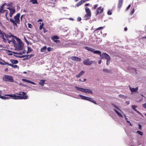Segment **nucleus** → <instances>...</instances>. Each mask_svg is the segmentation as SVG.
<instances>
[{"label": "nucleus", "mask_w": 146, "mask_h": 146, "mask_svg": "<svg viewBox=\"0 0 146 146\" xmlns=\"http://www.w3.org/2000/svg\"><path fill=\"white\" fill-rule=\"evenodd\" d=\"M26 93L23 92H20L13 94H7L5 96L12 98L14 100L26 99L28 98L27 95H25Z\"/></svg>", "instance_id": "f257e3e1"}, {"label": "nucleus", "mask_w": 146, "mask_h": 146, "mask_svg": "<svg viewBox=\"0 0 146 146\" xmlns=\"http://www.w3.org/2000/svg\"><path fill=\"white\" fill-rule=\"evenodd\" d=\"M9 37H14L16 39L17 41V43L15 44V47L16 48V49L18 50H22L23 49V47L24 45L23 44L21 41L20 39L17 38V36H13L12 35L10 34Z\"/></svg>", "instance_id": "f03ea898"}, {"label": "nucleus", "mask_w": 146, "mask_h": 146, "mask_svg": "<svg viewBox=\"0 0 146 146\" xmlns=\"http://www.w3.org/2000/svg\"><path fill=\"white\" fill-rule=\"evenodd\" d=\"M20 14L18 13L14 17V19L11 18L9 19V21L13 24V26L15 27L17 26V24H19L20 23Z\"/></svg>", "instance_id": "7ed1b4c3"}, {"label": "nucleus", "mask_w": 146, "mask_h": 146, "mask_svg": "<svg viewBox=\"0 0 146 146\" xmlns=\"http://www.w3.org/2000/svg\"><path fill=\"white\" fill-rule=\"evenodd\" d=\"M98 54L100 56L101 59H107L106 64L107 65H108L110 64L111 58L108 54L106 53H103L102 54L101 52L100 54Z\"/></svg>", "instance_id": "20e7f679"}, {"label": "nucleus", "mask_w": 146, "mask_h": 146, "mask_svg": "<svg viewBox=\"0 0 146 146\" xmlns=\"http://www.w3.org/2000/svg\"><path fill=\"white\" fill-rule=\"evenodd\" d=\"M115 108L114 109V111L117 115L120 117H125V120L127 121L128 119L126 117V115L123 113L122 111L120 110L118 107L115 106Z\"/></svg>", "instance_id": "39448f33"}, {"label": "nucleus", "mask_w": 146, "mask_h": 146, "mask_svg": "<svg viewBox=\"0 0 146 146\" xmlns=\"http://www.w3.org/2000/svg\"><path fill=\"white\" fill-rule=\"evenodd\" d=\"M78 96L79 97H80L81 99L87 100L95 104H96V102L95 101V100L91 98L87 97L81 95H78Z\"/></svg>", "instance_id": "423d86ee"}, {"label": "nucleus", "mask_w": 146, "mask_h": 146, "mask_svg": "<svg viewBox=\"0 0 146 146\" xmlns=\"http://www.w3.org/2000/svg\"><path fill=\"white\" fill-rule=\"evenodd\" d=\"M3 80L4 81L9 82H14V80L13 79V77L10 76L5 75L3 76Z\"/></svg>", "instance_id": "0eeeda50"}, {"label": "nucleus", "mask_w": 146, "mask_h": 146, "mask_svg": "<svg viewBox=\"0 0 146 146\" xmlns=\"http://www.w3.org/2000/svg\"><path fill=\"white\" fill-rule=\"evenodd\" d=\"M85 48L88 50L92 52H93L94 54H100V51L98 50H96L94 48L88 47H85Z\"/></svg>", "instance_id": "6e6552de"}, {"label": "nucleus", "mask_w": 146, "mask_h": 146, "mask_svg": "<svg viewBox=\"0 0 146 146\" xmlns=\"http://www.w3.org/2000/svg\"><path fill=\"white\" fill-rule=\"evenodd\" d=\"M94 62V61H90L89 59L84 60L83 62V64L86 65H90Z\"/></svg>", "instance_id": "1a4fd4ad"}, {"label": "nucleus", "mask_w": 146, "mask_h": 146, "mask_svg": "<svg viewBox=\"0 0 146 146\" xmlns=\"http://www.w3.org/2000/svg\"><path fill=\"white\" fill-rule=\"evenodd\" d=\"M7 9L9 10L10 11L9 15L10 17H11L16 12L15 9L13 7H8Z\"/></svg>", "instance_id": "9d476101"}, {"label": "nucleus", "mask_w": 146, "mask_h": 146, "mask_svg": "<svg viewBox=\"0 0 146 146\" xmlns=\"http://www.w3.org/2000/svg\"><path fill=\"white\" fill-rule=\"evenodd\" d=\"M4 7L3 6H1L0 8V13H3V12L5 13V16L6 17L8 21L9 20V19L7 17V11L6 10H4Z\"/></svg>", "instance_id": "9b49d317"}, {"label": "nucleus", "mask_w": 146, "mask_h": 146, "mask_svg": "<svg viewBox=\"0 0 146 146\" xmlns=\"http://www.w3.org/2000/svg\"><path fill=\"white\" fill-rule=\"evenodd\" d=\"M104 11V8L101 6L98 8L96 11V15L101 13Z\"/></svg>", "instance_id": "f8f14e48"}, {"label": "nucleus", "mask_w": 146, "mask_h": 146, "mask_svg": "<svg viewBox=\"0 0 146 146\" xmlns=\"http://www.w3.org/2000/svg\"><path fill=\"white\" fill-rule=\"evenodd\" d=\"M83 92L88 93L89 94H93V92L92 90L88 89L83 88Z\"/></svg>", "instance_id": "ddd939ff"}, {"label": "nucleus", "mask_w": 146, "mask_h": 146, "mask_svg": "<svg viewBox=\"0 0 146 146\" xmlns=\"http://www.w3.org/2000/svg\"><path fill=\"white\" fill-rule=\"evenodd\" d=\"M71 59L73 60H75L76 61H81V58L76 56H72L71 57Z\"/></svg>", "instance_id": "4468645a"}, {"label": "nucleus", "mask_w": 146, "mask_h": 146, "mask_svg": "<svg viewBox=\"0 0 146 146\" xmlns=\"http://www.w3.org/2000/svg\"><path fill=\"white\" fill-rule=\"evenodd\" d=\"M84 2H85L84 0H81L76 5V6L77 7H78L79 6L81 5L82 4H83Z\"/></svg>", "instance_id": "2eb2a0df"}, {"label": "nucleus", "mask_w": 146, "mask_h": 146, "mask_svg": "<svg viewBox=\"0 0 146 146\" xmlns=\"http://www.w3.org/2000/svg\"><path fill=\"white\" fill-rule=\"evenodd\" d=\"M22 80L24 82H27L28 83H30L31 84H32L34 85H35L36 84L34 83V82H32L30 80H29L27 79H22Z\"/></svg>", "instance_id": "dca6fc26"}, {"label": "nucleus", "mask_w": 146, "mask_h": 146, "mask_svg": "<svg viewBox=\"0 0 146 146\" xmlns=\"http://www.w3.org/2000/svg\"><path fill=\"white\" fill-rule=\"evenodd\" d=\"M91 16V14L86 13L84 17V19L85 20H88L89 19Z\"/></svg>", "instance_id": "f3484780"}, {"label": "nucleus", "mask_w": 146, "mask_h": 146, "mask_svg": "<svg viewBox=\"0 0 146 146\" xmlns=\"http://www.w3.org/2000/svg\"><path fill=\"white\" fill-rule=\"evenodd\" d=\"M129 88L132 93L134 92H136L138 90L137 88H131V87H130Z\"/></svg>", "instance_id": "a211bd4d"}, {"label": "nucleus", "mask_w": 146, "mask_h": 146, "mask_svg": "<svg viewBox=\"0 0 146 146\" xmlns=\"http://www.w3.org/2000/svg\"><path fill=\"white\" fill-rule=\"evenodd\" d=\"M85 11L86 13L91 14V12L90 9L88 7L85 8Z\"/></svg>", "instance_id": "6ab92c4d"}, {"label": "nucleus", "mask_w": 146, "mask_h": 146, "mask_svg": "<svg viewBox=\"0 0 146 146\" xmlns=\"http://www.w3.org/2000/svg\"><path fill=\"white\" fill-rule=\"evenodd\" d=\"M46 49V46H45L40 49V51L41 52H45Z\"/></svg>", "instance_id": "aec40b11"}, {"label": "nucleus", "mask_w": 146, "mask_h": 146, "mask_svg": "<svg viewBox=\"0 0 146 146\" xmlns=\"http://www.w3.org/2000/svg\"><path fill=\"white\" fill-rule=\"evenodd\" d=\"M84 73V71L82 70L80 73H79L76 76V77H80Z\"/></svg>", "instance_id": "412c9836"}, {"label": "nucleus", "mask_w": 146, "mask_h": 146, "mask_svg": "<svg viewBox=\"0 0 146 146\" xmlns=\"http://www.w3.org/2000/svg\"><path fill=\"white\" fill-rule=\"evenodd\" d=\"M102 71L103 72L106 73H110L111 72V71L110 70L106 68L103 69Z\"/></svg>", "instance_id": "4be33fe9"}, {"label": "nucleus", "mask_w": 146, "mask_h": 146, "mask_svg": "<svg viewBox=\"0 0 146 146\" xmlns=\"http://www.w3.org/2000/svg\"><path fill=\"white\" fill-rule=\"evenodd\" d=\"M33 55H34L33 54H30V55H27V58H25V60H28L32 57Z\"/></svg>", "instance_id": "5701e85b"}, {"label": "nucleus", "mask_w": 146, "mask_h": 146, "mask_svg": "<svg viewBox=\"0 0 146 146\" xmlns=\"http://www.w3.org/2000/svg\"><path fill=\"white\" fill-rule=\"evenodd\" d=\"M45 81V80H41L40 81V82H39V84L41 85L42 86H43L44 85V83Z\"/></svg>", "instance_id": "b1692460"}, {"label": "nucleus", "mask_w": 146, "mask_h": 146, "mask_svg": "<svg viewBox=\"0 0 146 146\" xmlns=\"http://www.w3.org/2000/svg\"><path fill=\"white\" fill-rule=\"evenodd\" d=\"M10 61L12 62V64H16L18 63V61L16 60H11Z\"/></svg>", "instance_id": "393cba45"}, {"label": "nucleus", "mask_w": 146, "mask_h": 146, "mask_svg": "<svg viewBox=\"0 0 146 146\" xmlns=\"http://www.w3.org/2000/svg\"><path fill=\"white\" fill-rule=\"evenodd\" d=\"M51 38L52 40H54L55 39H57L59 38V37L56 36H53L51 37Z\"/></svg>", "instance_id": "a878e982"}, {"label": "nucleus", "mask_w": 146, "mask_h": 146, "mask_svg": "<svg viewBox=\"0 0 146 146\" xmlns=\"http://www.w3.org/2000/svg\"><path fill=\"white\" fill-rule=\"evenodd\" d=\"M0 98L4 100L8 99L10 98L9 97L1 96V95H0Z\"/></svg>", "instance_id": "bb28decb"}, {"label": "nucleus", "mask_w": 146, "mask_h": 146, "mask_svg": "<svg viewBox=\"0 0 146 146\" xmlns=\"http://www.w3.org/2000/svg\"><path fill=\"white\" fill-rule=\"evenodd\" d=\"M30 2L32 3L33 4H38L37 0H30Z\"/></svg>", "instance_id": "cd10ccee"}, {"label": "nucleus", "mask_w": 146, "mask_h": 146, "mask_svg": "<svg viewBox=\"0 0 146 146\" xmlns=\"http://www.w3.org/2000/svg\"><path fill=\"white\" fill-rule=\"evenodd\" d=\"M75 88L77 89V90H80L83 92V88H81L78 87L76 86L75 87Z\"/></svg>", "instance_id": "c85d7f7f"}, {"label": "nucleus", "mask_w": 146, "mask_h": 146, "mask_svg": "<svg viewBox=\"0 0 146 146\" xmlns=\"http://www.w3.org/2000/svg\"><path fill=\"white\" fill-rule=\"evenodd\" d=\"M123 0H119L118 3V7H121L123 3Z\"/></svg>", "instance_id": "c756f323"}, {"label": "nucleus", "mask_w": 146, "mask_h": 146, "mask_svg": "<svg viewBox=\"0 0 146 146\" xmlns=\"http://www.w3.org/2000/svg\"><path fill=\"white\" fill-rule=\"evenodd\" d=\"M0 64L2 65H5L7 64H8L4 61H3V62H0Z\"/></svg>", "instance_id": "7c9ffc66"}, {"label": "nucleus", "mask_w": 146, "mask_h": 146, "mask_svg": "<svg viewBox=\"0 0 146 146\" xmlns=\"http://www.w3.org/2000/svg\"><path fill=\"white\" fill-rule=\"evenodd\" d=\"M137 107V106L135 105H133L132 106V109L134 110L135 111H137V110L135 109V108Z\"/></svg>", "instance_id": "2f4dec72"}, {"label": "nucleus", "mask_w": 146, "mask_h": 146, "mask_svg": "<svg viewBox=\"0 0 146 146\" xmlns=\"http://www.w3.org/2000/svg\"><path fill=\"white\" fill-rule=\"evenodd\" d=\"M104 27H99V28H98L97 29H96V30L95 31H97V30H100L101 29H103L104 28Z\"/></svg>", "instance_id": "473e14b6"}, {"label": "nucleus", "mask_w": 146, "mask_h": 146, "mask_svg": "<svg viewBox=\"0 0 146 146\" xmlns=\"http://www.w3.org/2000/svg\"><path fill=\"white\" fill-rule=\"evenodd\" d=\"M137 133L139 134V135H143V134L142 132H141V131H137Z\"/></svg>", "instance_id": "72a5a7b5"}, {"label": "nucleus", "mask_w": 146, "mask_h": 146, "mask_svg": "<svg viewBox=\"0 0 146 146\" xmlns=\"http://www.w3.org/2000/svg\"><path fill=\"white\" fill-rule=\"evenodd\" d=\"M28 51L27 52V53H28V52H31L32 50L31 48L30 47H28Z\"/></svg>", "instance_id": "f704fd0d"}, {"label": "nucleus", "mask_w": 146, "mask_h": 146, "mask_svg": "<svg viewBox=\"0 0 146 146\" xmlns=\"http://www.w3.org/2000/svg\"><path fill=\"white\" fill-rule=\"evenodd\" d=\"M43 26V23H42V24H41L40 26V27H39V29L40 30H41L42 29Z\"/></svg>", "instance_id": "c9c22d12"}, {"label": "nucleus", "mask_w": 146, "mask_h": 146, "mask_svg": "<svg viewBox=\"0 0 146 146\" xmlns=\"http://www.w3.org/2000/svg\"><path fill=\"white\" fill-rule=\"evenodd\" d=\"M13 4V3L11 2L9 3H8L7 4V6H11Z\"/></svg>", "instance_id": "e433bc0d"}, {"label": "nucleus", "mask_w": 146, "mask_h": 146, "mask_svg": "<svg viewBox=\"0 0 146 146\" xmlns=\"http://www.w3.org/2000/svg\"><path fill=\"white\" fill-rule=\"evenodd\" d=\"M28 27L29 28H31L32 27V25L30 23H28Z\"/></svg>", "instance_id": "4c0bfd02"}, {"label": "nucleus", "mask_w": 146, "mask_h": 146, "mask_svg": "<svg viewBox=\"0 0 146 146\" xmlns=\"http://www.w3.org/2000/svg\"><path fill=\"white\" fill-rule=\"evenodd\" d=\"M56 43H58L60 42V41L58 40H57V39H55L53 40Z\"/></svg>", "instance_id": "58836bf2"}, {"label": "nucleus", "mask_w": 146, "mask_h": 146, "mask_svg": "<svg viewBox=\"0 0 146 146\" xmlns=\"http://www.w3.org/2000/svg\"><path fill=\"white\" fill-rule=\"evenodd\" d=\"M112 13L111 11H108V14L109 15H111V14Z\"/></svg>", "instance_id": "ea45409f"}, {"label": "nucleus", "mask_w": 146, "mask_h": 146, "mask_svg": "<svg viewBox=\"0 0 146 146\" xmlns=\"http://www.w3.org/2000/svg\"><path fill=\"white\" fill-rule=\"evenodd\" d=\"M98 7V5L96 4L94 5V10L95 9Z\"/></svg>", "instance_id": "a19ab883"}, {"label": "nucleus", "mask_w": 146, "mask_h": 146, "mask_svg": "<svg viewBox=\"0 0 146 146\" xmlns=\"http://www.w3.org/2000/svg\"><path fill=\"white\" fill-rule=\"evenodd\" d=\"M51 48L50 47H48L47 48V50L48 52L50 51L51 50Z\"/></svg>", "instance_id": "79ce46f5"}, {"label": "nucleus", "mask_w": 146, "mask_h": 146, "mask_svg": "<svg viewBox=\"0 0 146 146\" xmlns=\"http://www.w3.org/2000/svg\"><path fill=\"white\" fill-rule=\"evenodd\" d=\"M131 7V5H129L128 7L126 9L127 10H128L130 8V7Z\"/></svg>", "instance_id": "37998d69"}, {"label": "nucleus", "mask_w": 146, "mask_h": 146, "mask_svg": "<svg viewBox=\"0 0 146 146\" xmlns=\"http://www.w3.org/2000/svg\"><path fill=\"white\" fill-rule=\"evenodd\" d=\"M143 106L146 109V103L143 104Z\"/></svg>", "instance_id": "c03bdc74"}, {"label": "nucleus", "mask_w": 146, "mask_h": 146, "mask_svg": "<svg viewBox=\"0 0 146 146\" xmlns=\"http://www.w3.org/2000/svg\"><path fill=\"white\" fill-rule=\"evenodd\" d=\"M13 68H17V67H18V66H17V65H13Z\"/></svg>", "instance_id": "a18cd8bd"}, {"label": "nucleus", "mask_w": 146, "mask_h": 146, "mask_svg": "<svg viewBox=\"0 0 146 146\" xmlns=\"http://www.w3.org/2000/svg\"><path fill=\"white\" fill-rule=\"evenodd\" d=\"M134 12H135L134 9H133L132 11H131V14L132 15L134 13Z\"/></svg>", "instance_id": "49530a36"}, {"label": "nucleus", "mask_w": 146, "mask_h": 146, "mask_svg": "<svg viewBox=\"0 0 146 146\" xmlns=\"http://www.w3.org/2000/svg\"><path fill=\"white\" fill-rule=\"evenodd\" d=\"M77 19H78V20L79 21H80L81 20V18L80 17H78L77 18Z\"/></svg>", "instance_id": "de8ad7c7"}, {"label": "nucleus", "mask_w": 146, "mask_h": 146, "mask_svg": "<svg viewBox=\"0 0 146 146\" xmlns=\"http://www.w3.org/2000/svg\"><path fill=\"white\" fill-rule=\"evenodd\" d=\"M22 57L23 58V57H26V58H27V55H23L22 56Z\"/></svg>", "instance_id": "09e8293b"}, {"label": "nucleus", "mask_w": 146, "mask_h": 146, "mask_svg": "<svg viewBox=\"0 0 146 146\" xmlns=\"http://www.w3.org/2000/svg\"><path fill=\"white\" fill-rule=\"evenodd\" d=\"M125 104H126L127 105H128V104H129V102H128V101H127V102H125Z\"/></svg>", "instance_id": "8fccbe9b"}, {"label": "nucleus", "mask_w": 146, "mask_h": 146, "mask_svg": "<svg viewBox=\"0 0 146 146\" xmlns=\"http://www.w3.org/2000/svg\"><path fill=\"white\" fill-rule=\"evenodd\" d=\"M102 62V61L101 60H99L98 61V63L99 64H100L101 62Z\"/></svg>", "instance_id": "3c124183"}, {"label": "nucleus", "mask_w": 146, "mask_h": 146, "mask_svg": "<svg viewBox=\"0 0 146 146\" xmlns=\"http://www.w3.org/2000/svg\"><path fill=\"white\" fill-rule=\"evenodd\" d=\"M24 16V15H22L21 16V18H20V19L21 20H22V18Z\"/></svg>", "instance_id": "603ef678"}, {"label": "nucleus", "mask_w": 146, "mask_h": 146, "mask_svg": "<svg viewBox=\"0 0 146 146\" xmlns=\"http://www.w3.org/2000/svg\"><path fill=\"white\" fill-rule=\"evenodd\" d=\"M8 65H9V66H13V64H7Z\"/></svg>", "instance_id": "864d4df0"}, {"label": "nucleus", "mask_w": 146, "mask_h": 146, "mask_svg": "<svg viewBox=\"0 0 146 146\" xmlns=\"http://www.w3.org/2000/svg\"><path fill=\"white\" fill-rule=\"evenodd\" d=\"M7 4L6 3H5L2 6H3L4 7V6H5V5H7Z\"/></svg>", "instance_id": "5fc2aeb1"}, {"label": "nucleus", "mask_w": 146, "mask_h": 146, "mask_svg": "<svg viewBox=\"0 0 146 146\" xmlns=\"http://www.w3.org/2000/svg\"><path fill=\"white\" fill-rule=\"evenodd\" d=\"M139 128L141 129V125L140 124H139Z\"/></svg>", "instance_id": "6e6d98bb"}, {"label": "nucleus", "mask_w": 146, "mask_h": 146, "mask_svg": "<svg viewBox=\"0 0 146 146\" xmlns=\"http://www.w3.org/2000/svg\"><path fill=\"white\" fill-rule=\"evenodd\" d=\"M90 4L89 3H87V4H85V5L86 6H88Z\"/></svg>", "instance_id": "4d7b16f0"}, {"label": "nucleus", "mask_w": 146, "mask_h": 146, "mask_svg": "<svg viewBox=\"0 0 146 146\" xmlns=\"http://www.w3.org/2000/svg\"><path fill=\"white\" fill-rule=\"evenodd\" d=\"M136 111L137 112V113H138L141 114V113L139 111H138L137 110V111Z\"/></svg>", "instance_id": "13d9d810"}, {"label": "nucleus", "mask_w": 146, "mask_h": 146, "mask_svg": "<svg viewBox=\"0 0 146 146\" xmlns=\"http://www.w3.org/2000/svg\"><path fill=\"white\" fill-rule=\"evenodd\" d=\"M25 40L26 41V42H27V43H28L29 42L27 40V39L25 38Z\"/></svg>", "instance_id": "bf43d9fd"}, {"label": "nucleus", "mask_w": 146, "mask_h": 146, "mask_svg": "<svg viewBox=\"0 0 146 146\" xmlns=\"http://www.w3.org/2000/svg\"><path fill=\"white\" fill-rule=\"evenodd\" d=\"M42 21V19H39L38 20V22H39V21Z\"/></svg>", "instance_id": "052dcab7"}, {"label": "nucleus", "mask_w": 146, "mask_h": 146, "mask_svg": "<svg viewBox=\"0 0 146 146\" xmlns=\"http://www.w3.org/2000/svg\"><path fill=\"white\" fill-rule=\"evenodd\" d=\"M86 79H85V78H84V81H83V82H85V81H86Z\"/></svg>", "instance_id": "680f3d73"}, {"label": "nucleus", "mask_w": 146, "mask_h": 146, "mask_svg": "<svg viewBox=\"0 0 146 146\" xmlns=\"http://www.w3.org/2000/svg\"><path fill=\"white\" fill-rule=\"evenodd\" d=\"M127 29L126 28H124V30L125 31H126Z\"/></svg>", "instance_id": "e2e57ef3"}, {"label": "nucleus", "mask_w": 146, "mask_h": 146, "mask_svg": "<svg viewBox=\"0 0 146 146\" xmlns=\"http://www.w3.org/2000/svg\"><path fill=\"white\" fill-rule=\"evenodd\" d=\"M126 122H127V123H130V122L129 121H128V120H127V121H126Z\"/></svg>", "instance_id": "0e129e2a"}, {"label": "nucleus", "mask_w": 146, "mask_h": 146, "mask_svg": "<svg viewBox=\"0 0 146 146\" xmlns=\"http://www.w3.org/2000/svg\"><path fill=\"white\" fill-rule=\"evenodd\" d=\"M4 35L5 36H7V37H8V36H7V35H5V33L4 34Z\"/></svg>", "instance_id": "69168bd1"}, {"label": "nucleus", "mask_w": 146, "mask_h": 146, "mask_svg": "<svg viewBox=\"0 0 146 146\" xmlns=\"http://www.w3.org/2000/svg\"><path fill=\"white\" fill-rule=\"evenodd\" d=\"M79 82H83L81 80V79H80L79 80Z\"/></svg>", "instance_id": "338daca9"}, {"label": "nucleus", "mask_w": 146, "mask_h": 146, "mask_svg": "<svg viewBox=\"0 0 146 146\" xmlns=\"http://www.w3.org/2000/svg\"><path fill=\"white\" fill-rule=\"evenodd\" d=\"M27 11H26V10H23V12H27Z\"/></svg>", "instance_id": "774afa93"}]
</instances>
